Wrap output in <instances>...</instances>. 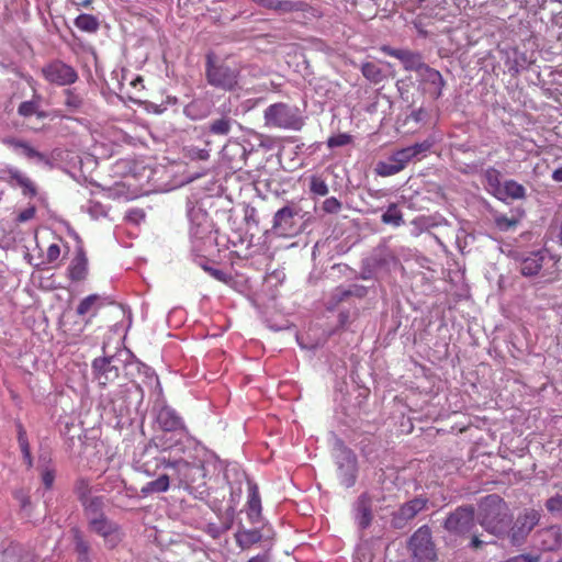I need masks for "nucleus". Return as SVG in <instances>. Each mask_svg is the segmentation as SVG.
<instances>
[{"label": "nucleus", "mask_w": 562, "mask_h": 562, "mask_svg": "<svg viewBox=\"0 0 562 562\" xmlns=\"http://www.w3.org/2000/svg\"><path fill=\"white\" fill-rule=\"evenodd\" d=\"M90 531L101 537L108 549H115L123 540L122 528L106 516L93 519L88 524Z\"/></svg>", "instance_id": "6e6552de"}, {"label": "nucleus", "mask_w": 562, "mask_h": 562, "mask_svg": "<svg viewBox=\"0 0 562 562\" xmlns=\"http://www.w3.org/2000/svg\"><path fill=\"white\" fill-rule=\"evenodd\" d=\"M172 479L169 474H161L156 480L147 482L140 490L144 495L158 494L167 492L170 487V480Z\"/></svg>", "instance_id": "7c9ffc66"}, {"label": "nucleus", "mask_w": 562, "mask_h": 562, "mask_svg": "<svg viewBox=\"0 0 562 562\" xmlns=\"http://www.w3.org/2000/svg\"><path fill=\"white\" fill-rule=\"evenodd\" d=\"M473 527H475L473 508H459V539L469 540L471 547L479 548L483 541L476 535L471 533Z\"/></svg>", "instance_id": "f8f14e48"}, {"label": "nucleus", "mask_w": 562, "mask_h": 562, "mask_svg": "<svg viewBox=\"0 0 562 562\" xmlns=\"http://www.w3.org/2000/svg\"><path fill=\"white\" fill-rule=\"evenodd\" d=\"M74 532V541H75V550L77 554H86L90 552V546L88 541L85 540L81 531L77 528L72 529Z\"/></svg>", "instance_id": "37998d69"}, {"label": "nucleus", "mask_w": 562, "mask_h": 562, "mask_svg": "<svg viewBox=\"0 0 562 562\" xmlns=\"http://www.w3.org/2000/svg\"><path fill=\"white\" fill-rule=\"evenodd\" d=\"M408 547L417 562H434L437 559L435 544L431 540V531L428 526H422L412 535Z\"/></svg>", "instance_id": "423d86ee"}, {"label": "nucleus", "mask_w": 562, "mask_h": 562, "mask_svg": "<svg viewBox=\"0 0 562 562\" xmlns=\"http://www.w3.org/2000/svg\"><path fill=\"white\" fill-rule=\"evenodd\" d=\"M445 529L448 531H456L457 530V516L454 514H450L443 524Z\"/></svg>", "instance_id": "6e6d98bb"}, {"label": "nucleus", "mask_w": 562, "mask_h": 562, "mask_svg": "<svg viewBox=\"0 0 562 562\" xmlns=\"http://www.w3.org/2000/svg\"><path fill=\"white\" fill-rule=\"evenodd\" d=\"M403 170V165L392 161V155L386 161H379L375 166V173L381 177H390Z\"/></svg>", "instance_id": "e433bc0d"}, {"label": "nucleus", "mask_w": 562, "mask_h": 562, "mask_svg": "<svg viewBox=\"0 0 562 562\" xmlns=\"http://www.w3.org/2000/svg\"><path fill=\"white\" fill-rule=\"evenodd\" d=\"M481 525L491 533L503 535L510 521L506 503L495 494L484 497L479 505Z\"/></svg>", "instance_id": "f03ea898"}, {"label": "nucleus", "mask_w": 562, "mask_h": 562, "mask_svg": "<svg viewBox=\"0 0 562 562\" xmlns=\"http://www.w3.org/2000/svg\"><path fill=\"white\" fill-rule=\"evenodd\" d=\"M435 18L438 20V21H442L445 18H446V14L445 13H441V9L439 8L438 11L436 12L435 14Z\"/></svg>", "instance_id": "69168bd1"}, {"label": "nucleus", "mask_w": 562, "mask_h": 562, "mask_svg": "<svg viewBox=\"0 0 562 562\" xmlns=\"http://www.w3.org/2000/svg\"><path fill=\"white\" fill-rule=\"evenodd\" d=\"M347 460H348L349 463L352 464V467H355V464H356V456L351 451H348Z\"/></svg>", "instance_id": "e2e57ef3"}, {"label": "nucleus", "mask_w": 562, "mask_h": 562, "mask_svg": "<svg viewBox=\"0 0 562 562\" xmlns=\"http://www.w3.org/2000/svg\"><path fill=\"white\" fill-rule=\"evenodd\" d=\"M361 72L366 79L374 85L382 82L385 78L383 70L379 67V65L372 61L362 64Z\"/></svg>", "instance_id": "473e14b6"}, {"label": "nucleus", "mask_w": 562, "mask_h": 562, "mask_svg": "<svg viewBox=\"0 0 562 562\" xmlns=\"http://www.w3.org/2000/svg\"><path fill=\"white\" fill-rule=\"evenodd\" d=\"M205 79L207 83L223 91L240 88V69L225 59H218L214 53L205 56Z\"/></svg>", "instance_id": "f257e3e1"}, {"label": "nucleus", "mask_w": 562, "mask_h": 562, "mask_svg": "<svg viewBox=\"0 0 562 562\" xmlns=\"http://www.w3.org/2000/svg\"><path fill=\"white\" fill-rule=\"evenodd\" d=\"M544 259V252L536 251L530 252L528 256L520 260V272L525 277L536 276L541 267Z\"/></svg>", "instance_id": "6ab92c4d"}, {"label": "nucleus", "mask_w": 562, "mask_h": 562, "mask_svg": "<svg viewBox=\"0 0 562 562\" xmlns=\"http://www.w3.org/2000/svg\"><path fill=\"white\" fill-rule=\"evenodd\" d=\"M308 190L312 196H326L329 193L327 177L324 172L310 176Z\"/></svg>", "instance_id": "c756f323"}, {"label": "nucleus", "mask_w": 562, "mask_h": 562, "mask_svg": "<svg viewBox=\"0 0 562 562\" xmlns=\"http://www.w3.org/2000/svg\"><path fill=\"white\" fill-rule=\"evenodd\" d=\"M54 480H55V474L53 471L50 470H45L42 474V482L44 484V486L49 490L52 488L53 486V483H54Z\"/></svg>", "instance_id": "5fc2aeb1"}, {"label": "nucleus", "mask_w": 562, "mask_h": 562, "mask_svg": "<svg viewBox=\"0 0 562 562\" xmlns=\"http://www.w3.org/2000/svg\"><path fill=\"white\" fill-rule=\"evenodd\" d=\"M381 220L384 224L400 226L403 223V215L397 205L393 203L387 207L386 212L382 214Z\"/></svg>", "instance_id": "ea45409f"}, {"label": "nucleus", "mask_w": 562, "mask_h": 562, "mask_svg": "<svg viewBox=\"0 0 562 562\" xmlns=\"http://www.w3.org/2000/svg\"><path fill=\"white\" fill-rule=\"evenodd\" d=\"M262 535L259 529H244L235 533L237 546L241 550L249 549L251 546L261 541Z\"/></svg>", "instance_id": "393cba45"}, {"label": "nucleus", "mask_w": 562, "mask_h": 562, "mask_svg": "<svg viewBox=\"0 0 562 562\" xmlns=\"http://www.w3.org/2000/svg\"><path fill=\"white\" fill-rule=\"evenodd\" d=\"M351 143H352V136L348 133H340V134L330 136L327 139V146L329 148L341 147V146L349 145Z\"/></svg>", "instance_id": "c03bdc74"}, {"label": "nucleus", "mask_w": 562, "mask_h": 562, "mask_svg": "<svg viewBox=\"0 0 562 562\" xmlns=\"http://www.w3.org/2000/svg\"><path fill=\"white\" fill-rule=\"evenodd\" d=\"M37 109H38V105H37L36 102H34V101H24V102H22L19 105L18 113L21 116L30 117V116L36 114Z\"/></svg>", "instance_id": "8fccbe9b"}, {"label": "nucleus", "mask_w": 562, "mask_h": 562, "mask_svg": "<svg viewBox=\"0 0 562 562\" xmlns=\"http://www.w3.org/2000/svg\"><path fill=\"white\" fill-rule=\"evenodd\" d=\"M8 183L11 187H18L26 198H34L37 195V187L35 182L25 173L16 168H8Z\"/></svg>", "instance_id": "dca6fc26"}, {"label": "nucleus", "mask_w": 562, "mask_h": 562, "mask_svg": "<svg viewBox=\"0 0 562 562\" xmlns=\"http://www.w3.org/2000/svg\"><path fill=\"white\" fill-rule=\"evenodd\" d=\"M310 9V4L305 1L272 0L269 10H273L279 13H290L296 11L305 12Z\"/></svg>", "instance_id": "b1692460"}, {"label": "nucleus", "mask_w": 562, "mask_h": 562, "mask_svg": "<svg viewBox=\"0 0 562 562\" xmlns=\"http://www.w3.org/2000/svg\"><path fill=\"white\" fill-rule=\"evenodd\" d=\"M4 562H35L34 555L21 548H10L3 552Z\"/></svg>", "instance_id": "f704fd0d"}, {"label": "nucleus", "mask_w": 562, "mask_h": 562, "mask_svg": "<svg viewBox=\"0 0 562 562\" xmlns=\"http://www.w3.org/2000/svg\"><path fill=\"white\" fill-rule=\"evenodd\" d=\"M547 508L551 513L562 512V495H555L547 501Z\"/></svg>", "instance_id": "3c124183"}, {"label": "nucleus", "mask_w": 562, "mask_h": 562, "mask_svg": "<svg viewBox=\"0 0 562 562\" xmlns=\"http://www.w3.org/2000/svg\"><path fill=\"white\" fill-rule=\"evenodd\" d=\"M94 0H69V3L77 10L81 8H89Z\"/></svg>", "instance_id": "13d9d810"}, {"label": "nucleus", "mask_w": 562, "mask_h": 562, "mask_svg": "<svg viewBox=\"0 0 562 562\" xmlns=\"http://www.w3.org/2000/svg\"><path fill=\"white\" fill-rule=\"evenodd\" d=\"M427 506V499L416 497L403 504L400 508V517L406 520L413 519L418 513Z\"/></svg>", "instance_id": "c85d7f7f"}, {"label": "nucleus", "mask_w": 562, "mask_h": 562, "mask_svg": "<svg viewBox=\"0 0 562 562\" xmlns=\"http://www.w3.org/2000/svg\"><path fill=\"white\" fill-rule=\"evenodd\" d=\"M92 368L95 380L102 386H105L108 383L113 382L120 375V369L116 364H114L113 357L94 359Z\"/></svg>", "instance_id": "9b49d317"}, {"label": "nucleus", "mask_w": 562, "mask_h": 562, "mask_svg": "<svg viewBox=\"0 0 562 562\" xmlns=\"http://www.w3.org/2000/svg\"><path fill=\"white\" fill-rule=\"evenodd\" d=\"M431 144L428 142L416 143L412 146L398 149L392 154V161L403 165V169L412 161L413 158L429 150Z\"/></svg>", "instance_id": "f3484780"}, {"label": "nucleus", "mask_w": 562, "mask_h": 562, "mask_svg": "<svg viewBox=\"0 0 562 562\" xmlns=\"http://www.w3.org/2000/svg\"><path fill=\"white\" fill-rule=\"evenodd\" d=\"M501 172L494 168H490L485 171V180L488 192H491L494 196L499 193V190L503 186L501 182Z\"/></svg>", "instance_id": "4c0bfd02"}, {"label": "nucleus", "mask_w": 562, "mask_h": 562, "mask_svg": "<svg viewBox=\"0 0 562 562\" xmlns=\"http://www.w3.org/2000/svg\"><path fill=\"white\" fill-rule=\"evenodd\" d=\"M539 520L540 513L536 509H525L520 515H518L514 526L508 531L512 543H522L535 526L538 525Z\"/></svg>", "instance_id": "1a4fd4ad"}, {"label": "nucleus", "mask_w": 562, "mask_h": 562, "mask_svg": "<svg viewBox=\"0 0 562 562\" xmlns=\"http://www.w3.org/2000/svg\"><path fill=\"white\" fill-rule=\"evenodd\" d=\"M83 514L90 524L91 520L104 517V498L103 496H92L81 503Z\"/></svg>", "instance_id": "aec40b11"}, {"label": "nucleus", "mask_w": 562, "mask_h": 562, "mask_svg": "<svg viewBox=\"0 0 562 562\" xmlns=\"http://www.w3.org/2000/svg\"><path fill=\"white\" fill-rule=\"evenodd\" d=\"M186 156L192 160H207L210 151L206 148L191 146L186 149Z\"/></svg>", "instance_id": "de8ad7c7"}, {"label": "nucleus", "mask_w": 562, "mask_h": 562, "mask_svg": "<svg viewBox=\"0 0 562 562\" xmlns=\"http://www.w3.org/2000/svg\"><path fill=\"white\" fill-rule=\"evenodd\" d=\"M18 442L23 454L24 461L26 462L27 467L31 468L33 465V459L31 454V448L26 436V431L22 424H18Z\"/></svg>", "instance_id": "c9c22d12"}, {"label": "nucleus", "mask_w": 562, "mask_h": 562, "mask_svg": "<svg viewBox=\"0 0 562 562\" xmlns=\"http://www.w3.org/2000/svg\"><path fill=\"white\" fill-rule=\"evenodd\" d=\"M142 82H143V79H142V77H139V76H138L137 78H135L134 80H132L131 85H132V86H134V87H136V86H137V83H142Z\"/></svg>", "instance_id": "338daca9"}, {"label": "nucleus", "mask_w": 562, "mask_h": 562, "mask_svg": "<svg viewBox=\"0 0 562 562\" xmlns=\"http://www.w3.org/2000/svg\"><path fill=\"white\" fill-rule=\"evenodd\" d=\"M176 434L171 432H164L153 436V438L149 440V446H154L155 448L168 451V450H175L179 449L178 446L180 445V440L176 439Z\"/></svg>", "instance_id": "5701e85b"}, {"label": "nucleus", "mask_w": 562, "mask_h": 562, "mask_svg": "<svg viewBox=\"0 0 562 562\" xmlns=\"http://www.w3.org/2000/svg\"><path fill=\"white\" fill-rule=\"evenodd\" d=\"M341 209L342 203L335 196L327 198L322 204V210L327 214H337Z\"/></svg>", "instance_id": "49530a36"}, {"label": "nucleus", "mask_w": 562, "mask_h": 562, "mask_svg": "<svg viewBox=\"0 0 562 562\" xmlns=\"http://www.w3.org/2000/svg\"><path fill=\"white\" fill-rule=\"evenodd\" d=\"M299 211L292 206L280 209L273 217V228L282 235L291 236L297 232L294 217Z\"/></svg>", "instance_id": "4468645a"}, {"label": "nucleus", "mask_w": 562, "mask_h": 562, "mask_svg": "<svg viewBox=\"0 0 562 562\" xmlns=\"http://www.w3.org/2000/svg\"><path fill=\"white\" fill-rule=\"evenodd\" d=\"M75 25L82 32L95 33L100 23L94 15L82 13L75 19Z\"/></svg>", "instance_id": "72a5a7b5"}, {"label": "nucleus", "mask_w": 562, "mask_h": 562, "mask_svg": "<svg viewBox=\"0 0 562 562\" xmlns=\"http://www.w3.org/2000/svg\"><path fill=\"white\" fill-rule=\"evenodd\" d=\"M416 27L418 29V32L423 35V36H428L429 34H432V32H428V31H424L422 29H419L418 24H415Z\"/></svg>", "instance_id": "774afa93"}, {"label": "nucleus", "mask_w": 562, "mask_h": 562, "mask_svg": "<svg viewBox=\"0 0 562 562\" xmlns=\"http://www.w3.org/2000/svg\"><path fill=\"white\" fill-rule=\"evenodd\" d=\"M552 179L557 182H562V166L553 171Z\"/></svg>", "instance_id": "680f3d73"}, {"label": "nucleus", "mask_w": 562, "mask_h": 562, "mask_svg": "<svg viewBox=\"0 0 562 562\" xmlns=\"http://www.w3.org/2000/svg\"><path fill=\"white\" fill-rule=\"evenodd\" d=\"M526 194V190L525 188L519 184L518 182L514 181V180H508V181H505L499 190V193H497V195L495 198H497L498 200H506L508 198L510 199H515V200H518V199H522Z\"/></svg>", "instance_id": "bb28decb"}, {"label": "nucleus", "mask_w": 562, "mask_h": 562, "mask_svg": "<svg viewBox=\"0 0 562 562\" xmlns=\"http://www.w3.org/2000/svg\"><path fill=\"white\" fill-rule=\"evenodd\" d=\"M158 464L172 470V479L178 481L179 486H190L199 480L204 479V460H187L186 458L166 459L162 458Z\"/></svg>", "instance_id": "7ed1b4c3"}, {"label": "nucleus", "mask_w": 562, "mask_h": 562, "mask_svg": "<svg viewBox=\"0 0 562 562\" xmlns=\"http://www.w3.org/2000/svg\"><path fill=\"white\" fill-rule=\"evenodd\" d=\"M381 50L387 55L397 58L403 64L406 70H415L423 75H426L427 78L434 85H441V75L439 71L428 67L424 60L423 56L419 53H415L408 49H397L387 45H383Z\"/></svg>", "instance_id": "39448f33"}, {"label": "nucleus", "mask_w": 562, "mask_h": 562, "mask_svg": "<svg viewBox=\"0 0 562 562\" xmlns=\"http://www.w3.org/2000/svg\"><path fill=\"white\" fill-rule=\"evenodd\" d=\"M89 260L85 248L80 245L77 247L74 258L67 268V277L72 282H81L88 278Z\"/></svg>", "instance_id": "ddd939ff"}, {"label": "nucleus", "mask_w": 562, "mask_h": 562, "mask_svg": "<svg viewBox=\"0 0 562 562\" xmlns=\"http://www.w3.org/2000/svg\"><path fill=\"white\" fill-rule=\"evenodd\" d=\"M247 515L251 522L259 520L261 515V498L257 486L249 488Z\"/></svg>", "instance_id": "cd10ccee"}, {"label": "nucleus", "mask_w": 562, "mask_h": 562, "mask_svg": "<svg viewBox=\"0 0 562 562\" xmlns=\"http://www.w3.org/2000/svg\"><path fill=\"white\" fill-rule=\"evenodd\" d=\"M203 269L206 272H209L210 276H212L214 279H216L218 281H222V282H226L227 281V276H226V273L223 270L215 269V268L207 267V266H204Z\"/></svg>", "instance_id": "864d4df0"}, {"label": "nucleus", "mask_w": 562, "mask_h": 562, "mask_svg": "<svg viewBox=\"0 0 562 562\" xmlns=\"http://www.w3.org/2000/svg\"><path fill=\"white\" fill-rule=\"evenodd\" d=\"M518 223V218H509L506 215L499 214L495 216V224L501 231H509Z\"/></svg>", "instance_id": "09e8293b"}, {"label": "nucleus", "mask_w": 562, "mask_h": 562, "mask_svg": "<svg viewBox=\"0 0 562 562\" xmlns=\"http://www.w3.org/2000/svg\"><path fill=\"white\" fill-rule=\"evenodd\" d=\"M2 144L11 148L15 154L29 160L47 161L45 154L35 149L29 142L16 137H4Z\"/></svg>", "instance_id": "2eb2a0df"}, {"label": "nucleus", "mask_w": 562, "mask_h": 562, "mask_svg": "<svg viewBox=\"0 0 562 562\" xmlns=\"http://www.w3.org/2000/svg\"><path fill=\"white\" fill-rule=\"evenodd\" d=\"M232 128V121L229 117L223 116L214 120L209 126V131L213 135H227Z\"/></svg>", "instance_id": "58836bf2"}, {"label": "nucleus", "mask_w": 562, "mask_h": 562, "mask_svg": "<svg viewBox=\"0 0 562 562\" xmlns=\"http://www.w3.org/2000/svg\"><path fill=\"white\" fill-rule=\"evenodd\" d=\"M178 450L182 452V456L180 458H186L187 460H204L202 456L204 454L203 448L199 447L198 445L192 443L187 447H181Z\"/></svg>", "instance_id": "79ce46f5"}, {"label": "nucleus", "mask_w": 562, "mask_h": 562, "mask_svg": "<svg viewBox=\"0 0 562 562\" xmlns=\"http://www.w3.org/2000/svg\"><path fill=\"white\" fill-rule=\"evenodd\" d=\"M540 538V544L542 550L552 551L558 549L562 542V536L560 528L557 526L549 527L547 529L541 530L538 533Z\"/></svg>", "instance_id": "412c9836"}, {"label": "nucleus", "mask_w": 562, "mask_h": 562, "mask_svg": "<svg viewBox=\"0 0 562 562\" xmlns=\"http://www.w3.org/2000/svg\"><path fill=\"white\" fill-rule=\"evenodd\" d=\"M36 214V209L35 206H29L24 210H22L21 212H19L18 216H16V221L19 223H24V222H27L30 220H32Z\"/></svg>", "instance_id": "603ef678"}, {"label": "nucleus", "mask_w": 562, "mask_h": 562, "mask_svg": "<svg viewBox=\"0 0 562 562\" xmlns=\"http://www.w3.org/2000/svg\"><path fill=\"white\" fill-rule=\"evenodd\" d=\"M436 31L438 32L437 36L439 37V38H438V43H439V44H443V42H445V41H443V38H442V37H443V36H449V34H450V32H451V30H450V29H448V27H442V29H440L439 26H436Z\"/></svg>", "instance_id": "bf43d9fd"}, {"label": "nucleus", "mask_w": 562, "mask_h": 562, "mask_svg": "<svg viewBox=\"0 0 562 562\" xmlns=\"http://www.w3.org/2000/svg\"><path fill=\"white\" fill-rule=\"evenodd\" d=\"M75 493L80 503L92 497L90 482L87 479H78L75 483Z\"/></svg>", "instance_id": "a19ab883"}, {"label": "nucleus", "mask_w": 562, "mask_h": 562, "mask_svg": "<svg viewBox=\"0 0 562 562\" xmlns=\"http://www.w3.org/2000/svg\"><path fill=\"white\" fill-rule=\"evenodd\" d=\"M61 255L60 245L58 243L50 244L45 254V263L56 265Z\"/></svg>", "instance_id": "a18cd8bd"}, {"label": "nucleus", "mask_w": 562, "mask_h": 562, "mask_svg": "<svg viewBox=\"0 0 562 562\" xmlns=\"http://www.w3.org/2000/svg\"><path fill=\"white\" fill-rule=\"evenodd\" d=\"M158 428L164 432H188L182 417L170 406H162L156 416Z\"/></svg>", "instance_id": "9d476101"}, {"label": "nucleus", "mask_w": 562, "mask_h": 562, "mask_svg": "<svg viewBox=\"0 0 562 562\" xmlns=\"http://www.w3.org/2000/svg\"><path fill=\"white\" fill-rule=\"evenodd\" d=\"M265 125L271 128L299 131L303 126L300 110L284 102L269 105L263 112Z\"/></svg>", "instance_id": "20e7f679"}, {"label": "nucleus", "mask_w": 562, "mask_h": 562, "mask_svg": "<svg viewBox=\"0 0 562 562\" xmlns=\"http://www.w3.org/2000/svg\"><path fill=\"white\" fill-rule=\"evenodd\" d=\"M103 305L104 301L99 294H90L80 301L76 313L78 316H85L88 313H92V315H94Z\"/></svg>", "instance_id": "a878e982"}, {"label": "nucleus", "mask_w": 562, "mask_h": 562, "mask_svg": "<svg viewBox=\"0 0 562 562\" xmlns=\"http://www.w3.org/2000/svg\"><path fill=\"white\" fill-rule=\"evenodd\" d=\"M78 561H79V562H90L89 553H86V554H79V555H78Z\"/></svg>", "instance_id": "0e129e2a"}, {"label": "nucleus", "mask_w": 562, "mask_h": 562, "mask_svg": "<svg viewBox=\"0 0 562 562\" xmlns=\"http://www.w3.org/2000/svg\"><path fill=\"white\" fill-rule=\"evenodd\" d=\"M366 292V288L362 285L355 284L348 289L339 286L333 293L331 299L335 305H337L344 301H347L350 296L363 297Z\"/></svg>", "instance_id": "2f4dec72"}, {"label": "nucleus", "mask_w": 562, "mask_h": 562, "mask_svg": "<svg viewBox=\"0 0 562 562\" xmlns=\"http://www.w3.org/2000/svg\"><path fill=\"white\" fill-rule=\"evenodd\" d=\"M41 71L47 82L59 87L70 86L78 80L77 70L60 59L49 61Z\"/></svg>", "instance_id": "0eeeda50"}, {"label": "nucleus", "mask_w": 562, "mask_h": 562, "mask_svg": "<svg viewBox=\"0 0 562 562\" xmlns=\"http://www.w3.org/2000/svg\"><path fill=\"white\" fill-rule=\"evenodd\" d=\"M64 104L69 112H78L85 104L86 93L79 88H67L64 90Z\"/></svg>", "instance_id": "4be33fe9"}, {"label": "nucleus", "mask_w": 562, "mask_h": 562, "mask_svg": "<svg viewBox=\"0 0 562 562\" xmlns=\"http://www.w3.org/2000/svg\"><path fill=\"white\" fill-rule=\"evenodd\" d=\"M358 524L361 529H366L372 521V499L368 493H362L356 503Z\"/></svg>", "instance_id": "a211bd4d"}, {"label": "nucleus", "mask_w": 562, "mask_h": 562, "mask_svg": "<svg viewBox=\"0 0 562 562\" xmlns=\"http://www.w3.org/2000/svg\"><path fill=\"white\" fill-rule=\"evenodd\" d=\"M409 117L415 122H423L427 117V112L424 109H418L416 111H413Z\"/></svg>", "instance_id": "4d7b16f0"}, {"label": "nucleus", "mask_w": 562, "mask_h": 562, "mask_svg": "<svg viewBox=\"0 0 562 562\" xmlns=\"http://www.w3.org/2000/svg\"><path fill=\"white\" fill-rule=\"evenodd\" d=\"M247 562H271L268 553L257 554L250 558Z\"/></svg>", "instance_id": "052dcab7"}]
</instances>
